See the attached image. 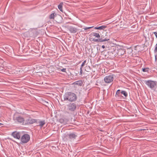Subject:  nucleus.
Instances as JSON below:
<instances>
[{
  "label": "nucleus",
  "mask_w": 157,
  "mask_h": 157,
  "mask_svg": "<svg viewBox=\"0 0 157 157\" xmlns=\"http://www.w3.org/2000/svg\"><path fill=\"white\" fill-rule=\"evenodd\" d=\"M65 27L67 28L71 33L75 34L78 30L77 28L74 26H69L66 25L65 26Z\"/></svg>",
  "instance_id": "8"
},
{
  "label": "nucleus",
  "mask_w": 157,
  "mask_h": 157,
  "mask_svg": "<svg viewBox=\"0 0 157 157\" xmlns=\"http://www.w3.org/2000/svg\"><path fill=\"white\" fill-rule=\"evenodd\" d=\"M121 93V90H118L117 91L116 94L119 96V95Z\"/></svg>",
  "instance_id": "22"
},
{
  "label": "nucleus",
  "mask_w": 157,
  "mask_h": 157,
  "mask_svg": "<svg viewBox=\"0 0 157 157\" xmlns=\"http://www.w3.org/2000/svg\"><path fill=\"white\" fill-rule=\"evenodd\" d=\"M20 133L19 132H13L12 134V136L15 138L17 139H19L20 138Z\"/></svg>",
  "instance_id": "10"
},
{
  "label": "nucleus",
  "mask_w": 157,
  "mask_h": 157,
  "mask_svg": "<svg viewBox=\"0 0 157 157\" xmlns=\"http://www.w3.org/2000/svg\"><path fill=\"white\" fill-rule=\"evenodd\" d=\"M2 124H2V123H0V126L2 125Z\"/></svg>",
  "instance_id": "33"
},
{
  "label": "nucleus",
  "mask_w": 157,
  "mask_h": 157,
  "mask_svg": "<svg viewBox=\"0 0 157 157\" xmlns=\"http://www.w3.org/2000/svg\"><path fill=\"white\" fill-rule=\"evenodd\" d=\"M100 35H101V38H105V36H104V35L103 34L101 35V34H100ZM108 37V36H107V37Z\"/></svg>",
  "instance_id": "25"
},
{
  "label": "nucleus",
  "mask_w": 157,
  "mask_h": 157,
  "mask_svg": "<svg viewBox=\"0 0 157 157\" xmlns=\"http://www.w3.org/2000/svg\"><path fill=\"white\" fill-rule=\"evenodd\" d=\"M109 40V38L107 37H105V38H99L98 39H93V41L94 42H103L105 41H107Z\"/></svg>",
  "instance_id": "9"
},
{
  "label": "nucleus",
  "mask_w": 157,
  "mask_h": 157,
  "mask_svg": "<svg viewBox=\"0 0 157 157\" xmlns=\"http://www.w3.org/2000/svg\"><path fill=\"white\" fill-rule=\"evenodd\" d=\"M75 83L76 85L81 86L82 85L83 82L82 80H78L75 82Z\"/></svg>",
  "instance_id": "16"
},
{
  "label": "nucleus",
  "mask_w": 157,
  "mask_h": 157,
  "mask_svg": "<svg viewBox=\"0 0 157 157\" xmlns=\"http://www.w3.org/2000/svg\"><path fill=\"white\" fill-rule=\"evenodd\" d=\"M63 3L62 2H60L58 5V8L59 10L61 12H63Z\"/></svg>",
  "instance_id": "17"
},
{
  "label": "nucleus",
  "mask_w": 157,
  "mask_h": 157,
  "mask_svg": "<svg viewBox=\"0 0 157 157\" xmlns=\"http://www.w3.org/2000/svg\"><path fill=\"white\" fill-rule=\"evenodd\" d=\"M86 60H84L82 63L81 65V67L82 68L84 66V65L85 64V63H86Z\"/></svg>",
  "instance_id": "23"
},
{
  "label": "nucleus",
  "mask_w": 157,
  "mask_h": 157,
  "mask_svg": "<svg viewBox=\"0 0 157 157\" xmlns=\"http://www.w3.org/2000/svg\"><path fill=\"white\" fill-rule=\"evenodd\" d=\"M102 48H105V46H104V45H102Z\"/></svg>",
  "instance_id": "31"
},
{
  "label": "nucleus",
  "mask_w": 157,
  "mask_h": 157,
  "mask_svg": "<svg viewBox=\"0 0 157 157\" xmlns=\"http://www.w3.org/2000/svg\"><path fill=\"white\" fill-rule=\"evenodd\" d=\"M121 93L122 94H123L126 97L127 96V94L126 91H122L121 92Z\"/></svg>",
  "instance_id": "20"
},
{
  "label": "nucleus",
  "mask_w": 157,
  "mask_h": 157,
  "mask_svg": "<svg viewBox=\"0 0 157 157\" xmlns=\"http://www.w3.org/2000/svg\"><path fill=\"white\" fill-rule=\"evenodd\" d=\"M3 70V67L0 66V71H2Z\"/></svg>",
  "instance_id": "30"
},
{
  "label": "nucleus",
  "mask_w": 157,
  "mask_h": 157,
  "mask_svg": "<svg viewBox=\"0 0 157 157\" xmlns=\"http://www.w3.org/2000/svg\"><path fill=\"white\" fill-rule=\"evenodd\" d=\"M61 71L63 72H66V68H63L61 69Z\"/></svg>",
  "instance_id": "27"
},
{
  "label": "nucleus",
  "mask_w": 157,
  "mask_h": 157,
  "mask_svg": "<svg viewBox=\"0 0 157 157\" xmlns=\"http://www.w3.org/2000/svg\"><path fill=\"white\" fill-rule=\"evenodd\" d=\"M80 75H82V68L80 67Z\"/></svg>",
  "instance_id": "26"
},
{
  "label": "nucleus",
  "mask_w": 157,
  "mask_h": 157,
  "mask_svg": "<svg viewBox=\"0 0 157 157\" xmlns=\"http://www.w3.org/2000/svg\"><path fill=\"white\" fill-rule=\"evenodd\" d=\"M149 68H144L142 69V71L144 72H148V71Z\"/></svg>",
  "instance_id": "21"
},
{
  "label": "nucleus",
  "mask_w": 157,
  "mask_h": 157,
  "mask_svg": "<svg viewBox=\"0 0 157 157\" xmlns=\"http://www.w3.org/2000/svg\"><path fill=\"white\" fill-rule=\"evenodd\" d=\"M125 53V51L122 49H120L119 50L118 53L121 55H123Z\"/></svg>",
  "instance_id": "19"
},
{
  "label": "nucleus",
  "mask_w": 157,
  "mask_h": 157,
  "mask_svg": "<svg viewBox=\"0 0 157 157\" xmlns=\"http://www.w3.org/2000/svg\"><path fill=\"white\" fill-rule=\"evenodd\" d=\"M155 60H156L157 59L156 56H155Z\"/></svg>",
  "instance_id": "32"
},
{
  "label": "nucleus",
  "mask_w": 157,
  "mask_h": 157,
  "mask_svg": "<svg viewBox=\"0 0 157 157\" xmlns=\"http://www.w3.org/2000/svg\"><path fill=\"white\" fill-rule=\"evenodd\" d=\"M13 120L15 122L23 125L25 123V119L22 116L15 114L13 116Z\"/></svg>",
  "instance_id": "2"
},
{
  "label": "nucleus",
  "mask_w": 157,
  "mask_h": 157,
  "mask_svg": "<svg viewBox=\"0 0 157 157\" xmlns=\"http://www.w3.org/2000/svg\"><path fill=\"white\" fill-rule=\"evenodd\" d=\"M145 83L151 89L154 90H155L156 89V87H155L157 85L156 81L151 80H148L145 81Z\"/></svg>",
  "instance_id": "4"
},
{
  "label": "nucleus",
  "mask_w": 157,
  "mask_h": 157,
  "mask_svg": "<svg viewBox=\"0 0 157 157\" xmlns=\"http://www.w3.org/2000/svg\"><path fill=\"white\" fill-rule=\"evenodd\" d=\"M56 16V14L55 13H52L51 14H50V15L49 18L50 19H54V17L55 16Z\"/></svg>",
  "instance_id": "18"
},
{
  "label": "nucleus",
  "mask_w": 157,
  "mask_h": 157,
  "mask_svg": "<svg viewBox=\"0 0 157 157\" xmlns=\"http://www.w3.org/2000/svg\"><path fill=\"white\" fill-rule=\"evenodd\" d=\"M78 107V105L75 102H71L67 105V110L71 112H74Z\"/></svg>",
  "instance_id": "3"
},
{
  "label": "nucleus",
  "mask_w": 157,
  "mask_h": 157,
  "mask_svg": "<svg viewBox=\"0 0 157 157\" xmlns=\"http://www.w3.org/2000/svg\"><path fill=\"white\" fill-rule=\"evenodd\" d=\"M59 121L60 123L63 124H66L68 122V120L65 118H60L59 119Z\"/></svg>",
  "instance_id": "12"
},
{
  "label": "nucleus",
  "mask_w": 157,
  "mask_h": 157,
  "mask_svg": "<svg viewBox=\"0 0 157 157\" xmlns=\"http://www.w3.org/2000/svg\"><path fill=\"white\" fill-rule=\"evenodd\" d=\"M153 33L155 35L156 37L157 38V33L156 32H154Z\"/></svg>",
  "instance_id": "29"
},
{
  "label": "nucleus",
  "mask_w": 157,
  "mask_h": 157,
  "mask_svg": "<svg viewBox=\"0 0 157 157\" xmlns=\"http://www.w3.org/2000/svg\"><path fill=\"white\" fill-rule=\"evenodd\" d=\"M106 26L105 25H102L99 27H95L94 28V29H98V30H103L106 28Z\"/></svg>",
  "instance_id": "13"
},
{
  "label": "nucleus",
  "mask_w": 157,
  "mask_h": 157,
  "mask_svg": "<svg viewBox=\"0 0 157 157\" xmlns=\"http://www.w3.org/2000/svg\"><path fill=\"white\" fill-rule=\"evenodd\" d=\"M155 52H157V44H156L155 47V50H154Z\"/></svg>",
  "instance_id": "28"
},
{
  "label": "nucleus",
  "mask_w": 157,
  "mask_h": 157,
  "mask_svg": "<svg viewBox=\"0 0 157 157\" xmlns=\"http://www.w3.org/2000/svg\"><path fill=\"white\" fill-rule=\"evenodd\" d=\"M68 138L71 141L75 139L76 136L74 133H71L68 135Z\"/></svg>",
  "instance_id": "11"
},
{
  "label": "nucleus",
  "mask_w": 157,
  "mask_h": 157,
  "mask_svg": "<svg viewBox=\"0 0 157 157\" xmlns=\"http://www.w3.org/2000/svg\"><path fill=\"white\" fill-rule=\"evenodd\" d=\"M64 99L65 101H75L77 99L76 94L71 92L66 93L64 95Z\"/></svg>",
  "instance_id": "1"
},
{
  "label": "nucleus",
  "mask_w": 157,
  "mask_h": 157,
  "mask_svg": "<svg viewBox=\"0 0 157 157\" xmlns=\"http://www.w3.org/2000/svg\"><path fill=\"white\" fill-rule=\"evenodd\" d=\"M93 27H85V28H84V29L85 30H86L87 29H90V28H93Z\"/></svg>",
  "instance_id": "24"
},
{
  "label": "nucleus",
  "mask_w": 157,
  "mask_h": 157,
  "mask_svg": "<svg viewBox=\"0 0 157 157\" xmlns=\"http://www.w3.org/2000/svg\"><path fill=\"white\" fill-rule=\"evenodd\" d=\"M98 32L97 33H92V35H93V36H95V37H97V38H100V35L99 34V32L98 31H97Z\"/></svg>",
  "instance_id": "15"
},
{
  "label": "nucleus",
  "mask_w": 157,
  "mask_h": 157,
  "mask_svg": "<svg viewBox=\"0 0 157 157\" xmlns=\"http://www.w3.org/2000/svg\"><path fill=\"white\" fill-rule=\"evenodd\" d=\"M37 121V119H34L31 117H29L26 119L25 121V123L23 124V125H26L31 124L34 123L36 122Z\"/></svg>",
  "instance_id": "5"
},
{
  "label": "nucleus",
  "mask_w": 157,
  "mask_h": 157,
  "mask_svg": "<svg viewBox=\"0 0 157 157\" xmlns=\"http://www.w3.org/2000/svg\"><path fill=\"white\" fill-rule=\"evenodd\" d=\"M39 123V124L38 125V126H40L41 128L43 127V126L45 124V121H40Z\"/></svg>",
  "instance_id": "14"
},
{
  "label": "nucleus",
  "mask_w": 157,
  "mask_h": 157,
  "mask_svg": "<svg viewBox=\"0 0 157 157\" xmlns=\"http://www.w3.org/2000/svg\"><path fill=\"white\" fill-rule=\"evenodd\" d=\"M106 34H105V36H106Z\"/></svg>",
  "instance_id": "34"
},
{
  "label": "nucleus",
  "mask_w": 157,
  "mask_h": 157,
  "mask_svg": "<svg viewBox=\"0 0 157 157\" xmlns=\"http://www.w3.org/2000/svg\"><path fill=\"white\" fill-rule=\"evenodd\" d=\"M114 79L113 75L110 74L106 76L104 78L105 82L107 83H109L112 82Z\"/></svg>",
  "instance_id": "6"
},
{
  "label": "nucleus",
  "mask_w": 157,
  "mask_h": 157,
  "mask_svg": "<svg viewBox=\"0 0 157 157\" xmlns=\"http://www.w3.org/2000/svg\"><path fill=\"white\" fill-rule=\"evenodd\" d=\"M29 135L27 134H25L22 136L21 141L23 143H25L28 142L30 140Z\"/></svg>",
  "instance_id": "7"
}]
</instances>
